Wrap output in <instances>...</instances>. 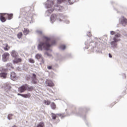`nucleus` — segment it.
I'll use <instances>...</instances> for the list:
<instances>
[{"instance_id": "nucleus-16", "label": "nucleus", "mask_w": 127, "mask_h": 127, "mask_svg": "<svg viewBox=\"0 0 127 127\" xmlns=\"http://www.w3.org/2000/svg\"><path fill=\"white\" fill-rule=\"evenodd\" d=\"M52 116V119L53 120H55L57 118H58V117H61V114H55L54 113L51 114Z\"/></svg>"}, {"instance_id": "nucleus-17", "label": "nucleus", "mask_w": 127, "mask_h": 127, "mask_svg": "<svg viewBox=\"0 0 127 127\" xmlns=\"http://www.w3.org/2000/svg\"><path fill=\"white\" fill-rule=\"evenodd\" d=\"M34 90V87L33 86H29L28 84H27L26 91H28L29 92H32Z\"/></svg>"}, {"instance_id": "nucleus-19", "label": "nucleus", "mask_w": 127, "mask_h": 127, "mask_svg": "<svg viewBox=\"0 0 127 127\" xmlns=\"http://www.w3.org/2000/svg\"><path fill=\"white\" fill-rule=\"evenodd\" d=\"M6 14V17H7L8 19L10 20L12 19V17H13V14L12 13H10V14H8V13H5Z\"/></svg>"}, {"instance_id": "nucleus-35", "label": "nucleus", "mask_w": 127, "mask_h": 127, "mask_svg": "<svg viewBox=\"0 0 127 127\" xmlns=\"http://www.w3.org/2000/svg\"><path fill=\"white\" fill-rule=\"evenodd\" d=\"M110 34H111V35H115V34H116V32L114 31H111L110 32Z\"/></svg>"}, {"instance_id": "nucleus-3", "label": "nucleus", "mask_w": 127, "mask_h": 127, "mask_svg": "<svg viewBox=\"0 0 127 127\" xmlns=\"http://www.w3.org/2000/svg\"><path fill=\"white\" fill-rule=\"evenodd\" d=\"M9 58V53H4L2 55V59L4 62H6L8 59Z\"/></svg>"}, {"instance_id": "nucleus-14", "label": "nucleus", "mask_w": 127, "mask_h": 127, "mask_svg": "<svg viewBox=\"0 0 127 127\" xmlns=\"http://www.w3.org/2000/svg\"><path fill=\"white\" fill-rule=\"evenodd\" d=\"M11 55L12 57L16 58H17V56H18V53H17V52H16L15 51H12L11 52Z\"/></svg>"}, {"instance_id": "nucleus-8", "label": "nucleus", "mask_w": 127, "mask_h": 127, "mask_svg": "<svg viewBox=\"0 0 127 127\" xmlns=\"http://www.w3.org/2000/svg\"><path fill=\"white\" fill-rule=\"evenodd\" d=\"M64 9V7H63V6L61 5H58V4H56L54 6V9H55V10H59V11H62V10H63Z\"/></svg>"}, {"instance_id": "nucleus-4", "label": "nucleus", "mask_w": 127, "mask_h": 127, "mask_svg": "<svg viewBox=\"0 0 127 127\" xmlns=\"http://www.w3.org/2000/svg\"><path fill=\"white\" fill-rule=\"evenodd\" d=\"M6 14L5 13H0V20L1 22H5L6 21Z\"/></svg>"}, {"instance_id": "nucleus-30", "label": "nucleus", "mask_w": 127, "mask_h": 127, "mask_svg": "<svg viewBox=\"0 0 127 127\" xmlns=\"http://www.w3.org/2000/svg\"><path fill=\"white\" fill-rule=\"evenodd\" d=\"M61 49H62L63 50H64L66 48V46L64 45H62L60 46Z\"/></svg>"}, {"instance_id": "nucleus-20", "label": "nucleus", "mask_w": 127, "mask_h": 127, "mask_svg": "<svg viewBox=\"0 0 127 127\" xmlns=\"http://www.w3.org/2000/svg\"><path fill=\"white\" fill-rule=\"evenodd\" d=\"M10 78L11 80H13V79H15V78H16V74L14 72H11Z\"/></svg>"}, {"instance_id": "nucleus-6", "label": "nucleus", "mask_w": 127, "mask_h": 127, "mask_svg": "<svg viewBox=\"0 0 127 127\" xmlns=\"http://www.w3.org/2000/svg\"><path fill=\"white\" fill-rule=\"evenodd\" d=\"M36 59H37L38 60H39L41 59V62L43 64H44V60L43 59V57H42V55L41 54H37L35 56Z\"/></svg>"}, {"instance_id": "nucleus-26", "label": "nucleus", "mask_w": 127, "mask_h": 127, "mask_svg": "<svg viewBox=\"0 0 127 127\" xmlns=\"http://www.w3.org/2000/svg\"><path fill=\"white\" fill-rule=\"evenodd\" d=\"M51 107L53 110H55V109H56V105H55V103H52Z\"/></svg>"}, {"instance_id": "nucleus-18", "label": "nucleus", "mask_w": 127, "mask_h": 127, "mask_svg": "<svg viewBox=\"0 0 127 127\" xmlns=\"http://www.w3.org/2000/svg\"><path fill=\"white\" fill-rule=\"evenodd\" d=\"M56 17H57V15H56V14H52L51 16V20L52 22H54V21H55L56 19Z\"/></svg>"}, {"instance_id": "nucleus-27", "label": "nucleus", "mask_w": 127, "mask_h": 127, "mask_svg": "<svg viewBox=\"0 0 127 127\" xmlns=\"http://www.w3.org/2000/svg\"><path fill=\"white\" fill-rule=\"evenodd\" d=\"M50 5H49L48 6V7L49 8H50V7H52V6H53V5H54V1H50Z\"/></svg>"}, {"instance_id": "nucleus-32", "label": "nucleus", "mask_w": 127, "mask_h": 127, "mask_svg": "<svg viewBox=\"0 0 127 127\" xmlns=\"http://www.w3.org/2000/svg\"><path fill=\"white\" fill-rule=\"evenodd\" d=\"M44 103L46 105H49L51 102L48 100L46 101V100H45L44 101Z\"/></svg>"}, {"instance_id": "nucleus-25", "label": "nucleus", "mask_w": 127, "mask_h": 127, "mask_svg": "<svg viewBox=\"0 0 127 127\" xmlns=\"http://www.w3.org/2000/svg\"><path fill=\"white\" fill-rule=\"evenodd\" d=\"M11 89V87H10V85H9V84H6L5 86V90H10Z\"/></svg>"}, {"instance_id": "nucleus-41", "label": "nucleus", "mask_w": 127, "mask_h": 127, "mask_svg": "<svg viewBox=\"0 0 127 127\" xmlns=\"http://www.w3.org/2000/svg\"><path fill=\"white\" fill-rule=\"evenodd\" d=\"M109 57H110V58H112V55H111V54H109Z\"/></svg>"}, {"instance_id": "nucleus-1", "label": "nucleus", "mask_w": 127, "mask_h": 127, "mask_svg": "<svg viewBox=\"0 0 127 127\" xmlns=\"http://www.w3.org/2000/svg\"><path fill=\"white\" fill-rule=\"evenodd\" d=\"M43 42H41L38 46L39 50H49V48L55 44V41L51 40L49 37L44 36L42 38Z\"/></svg>"}, {"instance_id": "nucleus-5", "label": "nucleus", "mask_w": 127, "mask_h": 127, "mask_svg": "<svg viewBox=\"0 0 127 127\" xmlns=\"http://www.w3.org/2000/svg\"><path fill=\"white\" fill-rule=\"evenodd\" d=\"M119 37H121V34H117L115 35V37L113 38L114 41L111 42V45H113V44H114L115 42H118V41H120V40L118 39Z\"/></svg>"}, {"instance_id": "nucleus-23", "label": "nucleus", "mask_w": 127, "mask_h": 127, "mask_svg": "<svg viewBox=\"0 0 127 127\" xmlns=\"http://www.w3.org/2000/svg\"><path fill=\"white\" fill-rule=\"evenodd\" d=\"M37 127H45V123L43 122H41L37 125Z\"/></svg>"}, {"instance_id": "nucleus-34", "label": "nucleus", "mask_w": 127, "mask_h": 127, "mask_svg": "<svg viewBox=\"0 0 127 127\" xmlns=\"http://www.w3.org/2000/svg\"><path fill=\"white\" fill-rule=\"evenodd\" d=\"M8 120H11L12 119V114H9L8 115Z\"/></svg>"}, {"instance_id": "nucleus-12", "label": "nucleus", "mask_w": 127, "mask_h": 127, "mask_svg": "<svg viewBox=\"0 0 127 127\" xmlns=\"http://www.w3.org/2000/svg\"><path fill=\"white\" fill-rule=\"evenodd\" d=\"M22 61V59H21V58H15V59L13 61V62L15 64H17L18 63H21Z\"/></svg>"}, {"instance_id": "nucleus-24", "label": "nucleus", "mask_w": 127, "mask_h": 127, "mask_svg": "<svg viewBox=\"0 0 127 127\" xmlns=\"http://www.w3.org/2000/svg\"><path fill=\"white\" fill-rule=\"evenodd\" d=\"M23 33L24 35H27L29 33V30L26 28L24 29Z\"/></svg>"}, {"instance_id": "nucleus-40", "label": "nucleus", "mask_w": 127, "mask_h": 127, "mask_svg": "<svg viewBox=\"0 0 127 127\" xmlns=\"http://www.w3.org/2000/svg\"><path fill=\"white\" fill-rule=\"evenodd\" d=\"M46 54L47 55V56H51V55L48 54V53H46Z\"/></svg>"}, {"instance_id": "nucleus-21", "label": "nucleus", "mask_w": 127, "mask_h": 127, "mask_svg": "<svg viewBox=\"0 0 127 127\" xmlns=\"http://www.w3.org/2000/svg\"><path fill=\"white\" fill-rule=\"evenodd\" d=\"M6 67L7 69H8V70H11V68H12V64L10 63L7 64Z\"/></svg>"}, {"instance_id": "nucleus-37", "label": "nucleus", "mask_w": 127, "mask_h": 127, "mask_svg": "<svg viewBox=\"0 0 127 127\" xmlns=\"http://www.w3.org/2000/svg\"><path fill=\"white\" fill-rule=\"evenodd\" d=\"M47 69H48V70H51V69H52V66H48Z\"/></svg>"}, {"instance_id": "nucleus-2", "label": "nucleus", "mask_w": 127, "mask_h": 127, "mask_svg": "<svg viewBox=\"0 0 127 127\" xmlns=\"http://www.w3.org/2000/svg\"><path fill=\"white\" fill-rule=\"evenodd\" d=\"M27 88V84H24L18 88V92H19V93H23L24 92H25V91H26Z\"/></svg>"}, {"instance_id": "nucleus-42", "label": "nucleus", "mask_w": 127, "mask_h": 127, "mask_svg": "<svg viewBox=\"0 0 127 127\" xmlns=\"http://www.w3.org/2000/svg\"><path fill=\"white\" fill-rule=\"evenodd\" d=\"M116 105V103H113L112 105H111V107H113V106Z\"/></svg>"}, {"instance_id": "nucleus-39", "label": "nucleus", "mask_w": 127, "mask_h": 127, "mask_svg": "<svg viewBox=\"0 0 127 127\" xmlns=\"http://www.w3.org/2000/svg\"><path fill=\"white\" fill-rule=\"evenodd\" d=\"M37 32L39 34H42V32L41 31H37Z\"/></svg>"}, {"instance_id": "nucleus-10", "label": "nucleus", "mask_w": 127, "mask_h": 127, "mask_svg": "<svg viewBox=\"0 0 127 127\" xmlns=\"http://www.w3.org/2000/svg\"><path fill=\"white\" fill-rule=\"evenodd\" d=\"M32 84H37V79L36 78V74L33 73L32 74Z\"/></svg>"}, {"instance_id": "nucleus-15", "label": "nucleus", "mask_w": 127, "mask_h": 127, "mask_svg": "<svg viewBox=\"0 0 127 127\" xmlns=\"http://www.w3.org/2000/svg\"><path fill=\"white\" fill-rule=\"evenodd\" d=\"M32 17V14L31 13L27 12L25 14V17L27 20H28L30 17Z\"/></svg>"}, {"instance_id": "nucleus-28", "label": "nucleus", "mask_w": 127, "mask_h": 127, "mask_svg": "<svg viewBox=\"0 0 127 127\" xmlns=\"http://www.w3.org/2000/svg\"><path fill=\"white\" fill-rule=\"evenodd\" d=\"M62 2H65V0H57L58 4H60L62 3Z\"/></svg>"}, {"instance_id": "nucleus-29", "label": "nucleus", "mask_w": 127, "mask_h": 127, "mask_svg": "<svg viewBox=\"0 0 127 127\" xmlns=\"http://www.w3.org/2000/svg\"><path fill=\"white\" fill-rule=\"evenodd\" d=\"M17 36L18 38H21V37L22 36V33L20 32V33H18Z\"/></svg>"}, {"instance_id": "nucleus-43", "label": "nucleus", "mask_w": 127, "mask_h": 127, "mask_svg": "<svg viewBox=\"0 0 127 127\" xmlns=\"http://www.w3.org/2000/svg\"><path fill=\"white\" fill-rule=\"evenodd\" d=\"M12 127H17V126H16V125H14Z\"/></svg>"}, {"instance_id": "nucleus-36", "label": "nucleus", "mask_w": 127, "mask_h": 127, "mask_svg": "<svg viewBox=\"0 0 127 127\" xmlns=\"http://www.w3.org/2000/svg\"><path fill=\"white\" fill-rule=\"evenodd\" d=\"M54 9H50L48 10L49 12H50V13H51L52 12H53Z\"/></svg>"}, {"instance_id": "nucleus-22", "label": "nucleus", "mask_w": 127, "mask_h": 127, "mask_svg": "<svg viewBox=\"0 0 127 127\" xmlns=\"http://www.w3.org/2000/svg\"><path fill=\"white\" fill-rule=\"evenodd\" d=\"M7 75V73L5 72H1L0 73V77L1 78H3V79H5L6 78V75Z\"/></svg>"}, {"instance_id": "nucleus-9", "label": "nucleus", "mask_w": 127, "mask_h": 127, "mask_svg": "<svg viewBox=\"0 0 127 127\" xmlns=\"http://www.w3.org/2000/svg\"><path fill=\"white\" fill-rule=\"evenodd\" d=\"M46 85H48L49 87H54L55 84L53 83V82H52V80L47 79L46 80Z\"/></svg>"}, {"instance_id": "nucleus-33", "label": "nucleus", "mask_w": 127, "mask_h": 127, "mask_svg": "<svg viewBox=\"0 0 127 127\" xmlns=\"http://www.w3.org/2000/svg\"><path fill=\"white\" fill-rule=\"evenodd\" d=\"M65 2H68L69 4H72L73 2L71 1V0H65Z\"/></svg>"}, {"instance_id": "nucleus-38", "label": "nucleus", "mask_w": 127, "mask_h": 127, "mask_svg": "<svg viewBox=\"0 0 127 127\" xmlns=\"http://www.w3.org/2000/svg\"><path fill=\"white\" fill-rule=\"evenodd\" d=\"M87 35L88 36L90 37V36H92V34H91V33H90V32H88V33H87Z\"/></svg>"}, {"instance_id": "nucleus-13", "label": "nucleus", "mask_w": 127, "mask_h": 127, "mask_svg": "<svg viewBox=\"0 0 127 127\" xmlns=\"http://www.w3.org/2000/svg\"><path fill=\"white\" fill-rule=\"evenodd\" d=\"M3 49H4V51H8L10 49V47L8 46V44L7 43L3 44Z\"/></svg>"}, {"instance_id": "nucleus-11", "label": "nucleus", "mask_w": 127, "mask_h": 127, "mask_svg": "<svg viewBox=\"0 0 127 127\" xmlns=\"http://www.w3.org/2000/svg\"><path fill=\"white\" fill-rule=\"evenodd\" d=\"M17 95L21 96V97H23V98H30V97H31V95L30 94V93H28L26 94H21L20 93H18Z\"/></svg>"}, {"instance_id": "nucleus-7", "label": "nucleus", "mask_w": 127, "mask_h": 127, "mask_svg": "<svg viewBox=\"0 0 127 127\" xmlns=\"http://www.w3.org/2000/svg\"><path fill=\"white\" fill-rule=\"evenodd\" d=\"M121 23L122 24V25H123V26H126V25L127 24V19L124 16L121 17Z\"/></svg>"}, {"instance_id": "nucleus-31", "label": "nucleus", "mask_w": 127, "mask_h": 127, "mask_svg": "<svg viewBox=\"0 0 127 127\" xmlns=\"http://www.w3.org/2000/svg\"><path fill=\"white\" fill-rule=\"evenodd\" d=\"M29 62H30V63H32L33 64L35 63V61H34V60L32 59H29Z\"/></svg>"}]
</instances>
